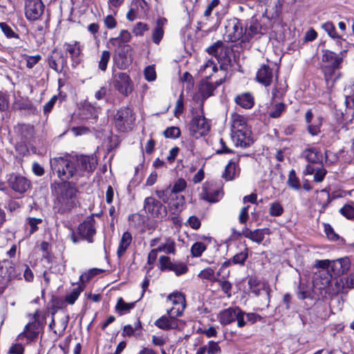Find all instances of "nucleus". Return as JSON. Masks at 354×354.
Wrapping results in <instances>:
<instances>
[{"mask_svg":"<svg viewBox=\"0 0 354 354\" xmlns=\"http://www.w3.org/2000/svg\"><path fill=\"white\" fill-rule=\"evenodd\" d=\"M57 198L56 208L57 212L63 214L71 211L77 203V187L70 183L64 182L59 187Z\"/></svg>","mask_w":354,"mask_h":354,"instance_id":"obj_1","label":"nucleus"},{"mask_svg":"<svg viewBox=\"0 0 354 354\" xmlns=\"http://www.w3.org/2000/svg\"><path fill=\"white\" fill-rule=\"evenodd\" d=\"M50 163L52 170L61 180L71 178L77 180L73 156L55 157L50 159Z\"/></svg>","mask_w":354,"mask_h":354,"instance_id":"obj_2","label":"nucleus"},{"mask_svg":"<svg viewBox=\"0 0 354 354\" xmlns=\"http://www.w3.org/2000/svg\"><path fill=\"white\" fill-rule=\"evenodd\" d=\"M30 317L28 323L25 326L23 332L18 335L19 339L26 338L28 341L35 340L43 329L44 320L41 319L39 312L37 310Z\"/></svg>","mask_w":354,"mask_h":354,"instance_id":"obj_3","label":"nucleus"},{"mask_svg":"<svg viewBox=\"0 0 354 354\" xmlns=\"http://www.w3.org/2000/svg\"><path fill=\"white\" fill-rule=\"evenodd\" d=\"M73 158L75 165L77 180L93 173L96 167L97 159L93 155H77Z\"/></svg>","mask_w":354,"mask_h":354,"instance_id":"obj_4","label":"nucleus"},{"mask_svg":"<svg viewBox=\"0 0 354 354\" xmlns=\"http://www.w3.org/2000/svg\"><path fill=\"white\" fill-rule=\"evenodd\" d=\"M136 120L134 113L129 107L120 109L114 118L115 128L121 132L132 129Z\"/></svg>","mask_w":354,"mask_h":354,"instance_id":"obj_5","label":"nucleus"},{"mask_svg":"<svg viewBox=\"0 0 354 354\" xmlns=\"http://www.w3.org/2000/svg\"><path fill=\"white\" fill-rule=\"evenodd\" d=\"M210 129V125L207 120L203 115V109L201 113L194 116L189 124L190 134L198 138L206 135Z\"/></svg>","mask_w":354,"mask_h":354,"instance_id":"obj_6","label":"nucleus"},{"mask_svg":"<svg viewBox=\"0 0 354 354\" xmlns=\"http://www.w3.org/2000/svg\"><path fill=\"white\" fill-rule=\"evenodd\" d=\"M225 36L229 41L235 42L241 40L243 42L244 30L241 21L237 18H232L227 21L225 26Z\"/></svg>","mask_w":354,"mask_h":354,"instance_id":"obj_7","label":"nucleus"},{"mask_svg":"<svg viewBox=\"0 0 354 354\" xmlns=\"http://www.w3.org/2000/svg\"><path fill=\"white\" fill-rule=\"evenodd\" d=\"M223 192L221 187L216 186L214 183L206 182L203 185L199 197L207 202L216 203L223 197Z\"/></svg>","mask_w":354,"mask_h":354,"instance_id":"obj_8","label":"nucleus"},{"mask_svg":"<svg viewBox=\"0 0 354 354\" xmlns=\"http://www.w3.org/2000/svg\"><path fill=\"white\" fill-rule=\"evenodd\" d=\"M113 84L114 88L124 96L131 93L133 89V84L129 75L125 73L115 74L113 78Z\"/></svg>","mask_w":354,"mask_h":354,"instance_id":"obj_9","label":"nucleus"},{"mask_svg":"<svg viewBox=\"0 0 354 354\" xmlns=\"http://www.w3.org/2000/svg\"><path fill=\"white\" fill-rule=\"evenodd\" d=\"M144 208L147 213L154 218H162L167 216L166 207L153 197L145 198Z\"/></svg>","mask_w":354,"mask_h":354,"instance_id":"obj_10","label":"nucleus"},{"mask_svg":"<svg viewBox=\"0 0 354 354\" xmlns=\"http://www.w3.org/2000/svg\"><path fill=\"white\" fill-rule=\"evenodd\" d=\"M167 301L173 306L167 310V313L175 314L176 316H182L186 308V300L185 295L181 292H173L168 295Z\"/></svg>","mask_w":354,"mask_h":354,"instance_id":"obj_11","label":"nucleus"},{"mask_svg":"<svg viewBox=\"0 0 354 354\" xmlns=\"http://www.w3.org/2000/svg\"><path fill=\"white\" fill-rule=\"evenodd\" d=\"M44 5L41 0H26L25 15L29 21L38 20L44 12Z\"/></svg>","mask_w":354,"mask_h":354,"instance_id":"obj_12","label":"nucleus"},{"mask_svg":"<svg viewBox=\"0 0 354 354\" xmlns=\"http://www.w3.org/2000/svg\"><path fill=\"white\" fill-rule=\"evenodd\" d=\"M199 73L205 79L211 78L215 74L216 77H220L223 79V81H224L226 76L225 71L221 66L218 68L217 64L212 59H208L201 66Z\"/></svg>","mask_w":354,"mask_h":354,"instance_id":"obj_13","label":"nucleus"},{"mask_svg":"<svg viewBox=\"0 0 354 354\" xmlns=\"http://www.w3.org/2000/svg\"><path fill=\"white\" fill-rule=\"evenodd\" d=\"M116 66L120 69H126L132 62V48L129 45L124 46L113 58Z\"/></svg>","mask_w":354,"mask_h":354,"instance_id":"obj_14","label":"nucleus"},{"mask_svg":"<svg viewBox=\"0 0 354 354\" xmlns=\"http://www.w3.org/2000/svg\"><path fill=\"white\" fill-rule=\"evenodd\" d=\"M331 278L332 274L329 273L328 270H319L315 272L313 281L314 288L319 290H326V292L330 293L328 286Z\"/></svg>","mask_w":354,"mask_h":354,"instance_id":"obj_15","label":"nucleus"},{"mask_svg":"<svg viewBox=\"0 0 354 354\" xmlns=\"http://www.w3.org/2000/svg\"><path fill=\"white\" fill-rule=\"evenodd\" d=\"M175 314L167 313V315H162L154 322V325L163 330L177 329L179 327L180 320L178 319Z\"/></svg>","mask_w":354,"mask_h":354,"instance_id":"obj_16","label":"nucleus"},{"mask_svg":"<svg viewBox=\"0 0 354 354\" xmlns=\"http://www.w3.org/2000/svg\"><path fill=\"white\" fill-rule=\"evenodd\" d=\"M8 182L15 192L20 194L26 192L30 187V182L21 176L11 175Z\"/></svg>","mask_w":354,"mask_h":354,"instance_id":"obj_17","label":"nucleus"},{"mask_svg":"<svg viewBox=\"0 0 354 354\" xmlns=\"http://www.w3.org/2000/svg\"><path fill=\"white\" fill-rule=\"evenodd\" d=\"M232 138L236 146L247 147L251 145V131L249 129L237 130L232 133Z\"/></svg>","mask_w":354,"mask_h":354,"instance_id":"obj_18","label":"nucleus"},{"mask_svg":"<svg viewBox=\"0 0 354 354\" xmlns=\"http://www.w3.org/2000/svg\"><path fill=\"white\" fill-rule=\"evenodd\" d=\"M351 262L348 258L344 257L333 261L330 270L333 275L340 276L346 274L350 269Z\"/></svg>","mask_w":354,"mask_h":354,"instance_id":"obj_19","label":"nucleus"},{"mask_svg":"<svg viewBox=\"0 0 354 354\" xmlns=\"http://www.w3.org/2000/svg\"><path fill=\"white\" fill-rule=\"evenodd\" d=\"M272 69L268 65H262L257 72V81L265 86H270L272 82Z\"/></svg>","mask_w":354,"mask_h":354,"instance_id":"obj_20","label":"nucleus"},{"mask_svg":"<svg viewBox=\"0 0 354 354\" xmlns=\"http://www.w3.org/2000/svg\"><path fill=\"white\" fill-rule=\"evenodd\" d=\"M49 66L57 72L62 71L66 65V59L60 51L54 50L48 58Z\"/></svg>","mask_w":354,"mask_h":354,"instance_id":"obj_21","label":"nucleus"},{"mask_svg":"<svg viewBox=\"0 0 354 354\" xmlns=\"http://www.w3.org/2000/svg\"><path fill=\"white\" fill-rule=\"evenodd\" d=\"M78 232L83 239H86L89 243H92L93 236L95 234L93 221L88 220L80 223L78 227Z\"/></svg>","mask_w":354,"mask_h":354,"instance_id":"obj_22","label":"nucleus"},{"mask_svg":"<svg viewBox=\"0 0 354 354\" xmlns=\"http://www.w3.org/2000/svg\"><path fill=\"white\" fill-rule=\"evenodd\" d=\"M239 158L232 159L225 168V171L222 174V177L227 181L232 180L239 176L240 169L237 166Z\"/></svg>","mask_w":354,"mask_h":354,"instance_id":"obj_23","label":"nucleus"},{"mask_svg":"<svg viewBox=\"0 0 354 354\" xmlns=\"http://www.w3.org/2000/svg\"><path fill=\"white\" fill-rule=\"evenodd\" d=\"M223 82V79L216 80L214 83L202 81L199 85L198 91L202 97L205 100L214 94L216 88Z\"/></svg>","mask_w":354,"mask_h":354,"instance_id":"obj_24","label":"nucleus"},{"mask_svg":"<svg viewBox=\"0 0 354 354\" xmlns=\"http://www.w3.org/2000/svg\"><path fill=\"white\" fill-rule=\"evenodd\" d=\"M261 31V24L257 19L252 18L244 29L243 42H248L254 35Z\"/></svg>","mask_w":354,"mask_h":354,"instance_id":"obj_25","label":"nucleus"},{"mask_svg":"<svg viewBox=\"0 0 354 354\" xmlns=\"http://www.w3.org/2000/svg\"><path fill=\"white\" fill-rule=\"evenodd\" d=\"M238 308H228L219 313L218 319L221 324L227 325L233 322L237 316Z\"/></svg>","mask_w":354,"mask_h":354,"instance_id":"obj_26","label":"nucleus"},{"mask_svg":"<svg viewBox=\"0 0 354 354\" xmlns=\"http://www.w3.org/2000/svg\"><path fill=\"white\" fill-rule=\"evenodd\" d=\"M322 60L323 62L327 63L328 66L333 70L337 68L342 62V58L328 50L323 51Z\"/></svg>","mask_w":354,"mask_h":354,"instance_id":"obj_27","label":"nucleus"},{"mask_svg":"<svg viewBox=\"0 0 354 354\" xmlns=\"http://www.w3.org/2000/svg\"><path fill=\"white\" fill-rule=\"evenodd\" d=\"M167 22L165 18H159L156 20V26L152 31V41L154 44H158L164 35V26Z\"/></svg>","mask_w":354,"mask_h":354,"instance_id":"obj_28","label":"nucleus"},{"mask_svg":"<svg viewBox=\"0 0 354 354\" xmlns=\"http://www.w3.org/2000/svg\"><path fill=\"white\" fill-rule=\"evenodd\" d=\"M240 234L244 236L245 238L250 239L253 242L260 243L263 240L265 234L264 230L263 229H257L252 231L250 229L245 227L243 230Z\"/></svg>","mask_w":354,"mask_h":354,"instance_id":"obj_29","label":"nucleus"},{"mask_svg":"<svg viewBox=\"0 0 354 354\" xmlns=\"http://www.w3.org/2000/svg\"><path fill=\"white\" fill-rule=\"evenodd\" d=\"M235 102L244 109H251L254 105V97L250 93L238 95L235 97Z\"/></svg>","mask_w":354,"mask_h":354,"instance_id":"obj_30","label":"nucleus"},{"mask_svg":"<svg viewBox=\"0 0 354 354\" xmlns=\"http://www.w3.org/2000/svg\"><path fill=\"white\" fill-rule=\"evenodd\" d=\"M132 241V236L130 232H125L123 233L120 239L119 246L117 250L118 257H121L126 252Z\"/></svg>","mask_w":354,"mask_h":354,"instance_id":"obj_31","label":"nucleus"},{"mask_svg":"<svg viewBox=\"0 0 354 354\" xmlns=\"http://www.w3.org/2000/svg\"><path fill=\"white\" fill-rule=\"evenodd\" d=\"M185 204V198L183 196H176L175 198H171L169 202L168 208L169 211L175 214L180 212Z\"/></svg>","mask_w":354,"mask_h":354,"instance_id":"obj_32","label":"nucleus"},{"mask_svg":"<svg viewBox=\"0 0 354 354\" xmlns=\"http://www.w3.org/2000/svg\"><path fill=\"white\" fill-rule=\"evenodd\" d=\"M248 129L246 125L245 118L239 114L234 113L232 116V133L237 130Z\"/></svg>","mask_w":354,"mask_h":354,"instance_id":"obj_33","label":"nucleus"},{"mask_svg":"<svg viewBox=\"0 0 354 354\" xmlns=\"http://www.w3.org/2000/svg\"><path fill=\"white\" fill-rule=\"evenodd\" d=\"M136 302L127 303L122 297L118 299L115 311L120 315L129 313L135 307Z\"/></svg>","mask_w":354,"mask_h":354,"instance_id":"obj_34","label":"nucleus"},{"mask_svg":"<svg viewBox=\"0 0 354 354\" xmlns=\"http://www.w3.org/2000/svg\"><path fill=\"white\" fill-rule=\"evenodd\" d=\"M64 46H66V50L69 53L72 60H75L80 55L82 46L79 41H75L71 44L66 43Z\"/></svg>","mask_w":354,"mask_h":354,"instance_id":"obj_35","label":"nucleus"},{"mask_svg":"<svg viewBox=\"0 0 354 354\" xmlns=\"http://www.w3.org/2000/svg\"><path fill=\"white\" fill-rule=\"evenodd\" d=\"M131 38V33L126 30H122L118 37L111 38L109 43L114 46H120L122 44L129 42Z\"/></svg>","mask_w":354,"mask_h":354,"instance_id":"obj_36","label":"nucleus"},{"mask_svg":"<svg viewBox=\"0 0 354 354\" xmlns=\"http://www.w3.org/2000/svg\"><path fill=\"white\" fill-rule=\"evenodd\" d=\"M303 156L307 161L312 163L321 162L322 160V156L314 148H309L303 152Z\"/></svg>","mask_w":354,"mask_h":354,"instance_id":"obj_37","label":"nucleus"},{"mask_svg":"<svg viewBox=\"0 0 354 354\" xmlns=\"http://www.w3.org/2000/svg\"><path fill=\"white\" fill-rule=\"evenodd\" d=\"M156 250L158 252H164L167 254H175L176 252V243L175 241L170 239L167 238L165 239L163 243H161Z\"/></svg>","mask_w":354,"mask_h":354,"instance_id":"obj_38","label":"nucleus"},{"mask_svg":"<svg viewBox=\"0 0 354 354\" xmlns=\"http://www.w3.org/2000/svg\"><path fill=\"white\" fill-rule=\"evenodd\" d=\"M17 131L26 139L30 138L34 135V127L30 124H19Z\"/></svg>","mask_w":354,"mask_h":354,"instance_id":"obj_39","label":"nucleus"},{"mask_svg":"<svg viewBox=\"0 0 354 354\" xmlns=\"http://www.w3.org/2000/svg\"><path fill=\"white\" fill-rule=\"evenodd\" d=\"M7 275L3 277L2 279L0 280V283H1L4 286H8L10 282L13 279L17 277L18 274H17L15 268L10 266L8 268H6Z\"/></svg>","mask_w":354,"mask_h":354,"instance_id":"obj_40","label":"nucleus"},{"mask_svg":"<svg viewBox=\"0 0 354 354\" xmlns=\"http://www.w3.org/2000/svg\"><path fill=\"white\" fill-rule=\"evenodd\" d=\"M83 288L81 286L73 288V290L65 297V301L69 304H73L82 292Z\"/></svg>","mask_w":354,"mask_h":354,"instance_id":"obj_41","label":"nucleus"},{"mask_svg":"<svg viewBox=\"0 0 354 354\" xmlns=\"http://www.w3.org/2000/svg\"><path fill=\"white\" fill-rule=\"evenodd\" d=\"M207 245L202 242L194 243L191 248V254L194 257H201L206 250Z\"/></svg>","mask_w":354,"mask_h":354,"instance_id":"obj_42","label":"nucleus"},{"mask_svg":"<svg viewBox=\"0 0 354 354\" xmlns=\"http://www.w3.org/2000/svg\"><path fill=\"white\" fill-rule=\"evenodd\" d=\"M111 53L109 50L102 51L100 59L98 62V68L102 71H105L107 64L110 60Z\"/></svg>","mask_w":354,"mask_h":354,"instance_id":"obj_43","label":"nucleus"},{"mask_svg":"<svg viewBox=\"0 0 354 354\" xmlns=\"http://www.w3.org/2000/svg\"><path fill=\"white\" fill-rule=\"evenodd\" d=\"M283 213V207L278 201H274L270 204L269 214L272 216H279Z\"/></svg>","mask_w":354,"mask_h":354,"instance_id":"obj_44","label":"nucleus"},{"mask_svg":"<svg viewBox=\"0 0 354 354\" xmlns=\"http://www.w3.org/2000/svg\"><path fill=\"white\" fill-rule=\"evenodd\" d=\"M285 104L280 102L276 104L270 111L269 116L272 118H277L280 117L281 113L285 111Z\"/></svg>","mask_w":354,"mask_h":354,"instance_id":"obj_45","label":"nucleus"},{"mask_svg":"<svg viewBox=\"0 0 354 354\" xmlns=\"http://www.w3.org/2000/svg\"><path fill=\"white\" fill-rule=\"evenodd\" d=\"M322 28L332 38H340L341 36L336 32L335 26L332 22L328 21L322 25Z\"/></svg>","mask_w":354,"mask_h":354,"instance_id":"obj_46","label":"nucleus"},{"mask_svg":"<svg viewBox=\"0 0 354 354\" xmlns=\"http://www.w3.org/2000/svg\"><path fill=\"white\" fill-rule=\"evenodd\" d=\"M288 184L291 188L298 190L300 189L299 178L296 176L295 170L292 169L289 173Z\"/></svg>","mask_w":354,"mask_h":354,"instance_id":"obj_47","label":"nucleus"},{"mask_svg":"<svg viewBox=\"0 0 354 354\" xmlns=\"http://www.w3.org/2000/svg\"><path fill=\"white\" fill-rule=\"evenodd\" d=\"M322 125V119L317 118L313 122V124H308V131L312 136H316L320 132V127Z\"/></svg>","mask_w":354,"mask_h":354,"instance_id":"obj_48","label":"nucleus"},{"mask_svg":"<svg viewBox=\"0 0 354 354\" xmlns=\"http://www.w3.org/2000/svg\"><path fill=\"white\" fill-rule=\"evenodd\" d=\"M180 135V130L179 128L176 127H168L165 131H164V136L167 138H177Z\"/></svg>","mask_w":354,"mask_h":354,"instance_id":"obj_49","label":"nucleus"},{"mask_svg":"<svg viewBox=\"0 0 354 354\" xmlns=\"http://www.w3.org/2000/svg\"><path fill=\"white\" fill-rule=\"evenodd\" d=\"M198 277L201 279H208L212 281H216L214 277V271L210 268H207L201 270L198 274Z\"/></svg>","mask_w":354,"mask_h":354,"instance_id":"obj_50","label":"nucleus"},{"mask_svg":"<svg viewBox=\"0 0 354 354\" xmlns=\"http://www.w3.org/2000/svg\"><path fill=\"white\" fill-rule=\"evenodd\" d=\"M42 222L41 218L29 217L27 218L26 223L30 226V234H32L38 230L37 225Z\"/></svg>","mask_w":354,"mask_h":354,"instance_id":"obj_51","label":"nucleus"},{"mask_svg":"<svg viewBox=\"0 0 354 354\" xmlns=\"http://www.w3.org/2000/svg\"><path fill=\"white\" fill-rule=\"evenodd\" d=\"M205 346L207 348L206 351H207V354H221V348L219 346L218 342L210 341L208 342L207 345Z\"/></svg>","mask_w":354,"mask_h":354,"instance_id":"obj_52","label":"nucleus"},{"mask_svg":"<svg viewBox=\"0 0 354 354\" xmlns=\"http://www.w3.org/2000/svg\"><path fill=\"white\" fill-rule=\"evenodd\" d=\"M248 256V248H245L244 251L235 254L232 258V261L234 264L243 265Z\"/></svg>","mask_w":354,"mask_h":354,"instance_id":"obj_53","label":"nucleus"},{"mask_svg":"<svg viewBox=\"0 0 354 354\" xmlns=\"http://www.w3.org/2000/svg\"><path fill=\"white\" fill-rule=\"evenodd\" d=\"M186 181L183 178H179L174 183L172 189H171V192H172V194L181 192L186 188Z\"/></svg>","mask_w":354,"mask_h":354,"instance_id":"obj_54","label":"nucleus"},{"mask_svg":"<svg viewBox=\"0 0 354 354\" xmlns=\"http://www.w3.org/2000/svg\"><path fill=\"white\" fill-rule=\"evenodd\" d=\"M160 268L161 270H171L173 263L171 261L170 258L167 256H160L159 259Z\"/></svg>","mask_w":354,"mask_h":354,"instance_id":"obj_55","label":"nucleus"},{"mask_svg":"<svg viewBox=\"0 0 354 354\" xmlns=\"http://www.w3.org/2000/svg\"><path fill=\"white\" fill-rule=\"evenodd\" d=\"M340 213L348 219L354 218V206L351 205H345L340 209Z\"/></svg>","mask_w":354,"mask_h":354,"instance_id":"obj_56","label":"nucleus"},{"mask_svg":"<svg viewBox=\"0 0 354 354\" xmlns=\"http://www.w3.org/2000/svg\"><path fill=\"white\" fill-rule=\"evenodd\" d=\"M0 28L4 35L8 38H19L17 34H16L12 28L6 23H0Z\"/></svg>","mask_w":354,"mask_h":354,"instance_id":"obj_57","label":"nucleus"},{"mask_svg":"<svg viewBox=\"0 0 354 354\" xmlns=\"http://www.w3.org/2000/svg\"><path fill=\"white\" fill-rule=\"evenodd\" d=\"M145 79L149 81H154L156 78V73L153 66H148L144 71Z\"/></svg>","mask_w":354,"mask_h":354,"instance_id":"obj_58","label":"nucleus"},{"mask_svg":"<svg viewBox=\"0 0 354 354\" xmlns=\"http://www.w3.org/2000/svg\"><path fill=\"white\" fill-rule=\"evenodd\" d=\"M148 30L149 28L146 24L138 22L133 28V33L136 36H142L144 32Z\"/></svg>","mask_w":354,"mask_h":354,"instance_id":"obj_59","label":"nucleus"},{"mask_svg":"<svg viewBox=\"0 0 354 354\" xmlns=\"http://www.w3.org/2000/svg\"><path fill=\"white\" fill-rule=\"evenodd\" d=\"M9 107V95L0 92V111H6Z\"/></svg>","mask_w":354,"mask_h":354,"instance_id":"obj_60","label":"nucleus"},{"mask_svg":"<svg viewBox=\"0 0 354 354\" xmlns=\"http://www.w3.org/2000/svg\"><path fill=\"white\" fill-rule=\"evenodd\" d=\"M220 0H211L204 11V17L208 18L211 15L212 10L218 6Z\"/></svg>","mask_w":354,"mask_h":354,"instance_id":"obj_61","label":"nucleus"},{"mask_svg":"<svg viewBox=\"0 0 354 354\" xmlns=\"http://www.w3.org/2000/svg\"><path fill=\"white\" fill-rule=\"evenodd\" d=\"M41 59V55L26 56V66L29 68H33Z\"/></svg>","mask_w":354,"mask_h":354,"instance_id":"obj_62","label":"nucleus"},{"mask_svg":"<svg viewBox=\"0 0 354 354\" xmlns=\"http://www.w3.org/2000/svg\"><path fill=\"white\" fill-rule=\"evenodd\" d=\"M326 174V170L323 167H317L314 175V180L317 183L323 181Z\"/></svg>","mask_w":354,"mask_h":354,"instance_id":"obj_63","label":"nucleus"},{"mask_svg":"<svg viewBox=\"0 0 354 354\" xmlns=\"http://www.w3.org/2000/svg\"><path fill=\"white\" fill-rule=\"evenodd\" d=\"M170 270L174 271L176 275H181L187 272V268L183 263H174Z\"/></svg>","mask_w":354,"mask_h":354,"instance_id":"obj_64","label":"nucleus"}]
</instances>
